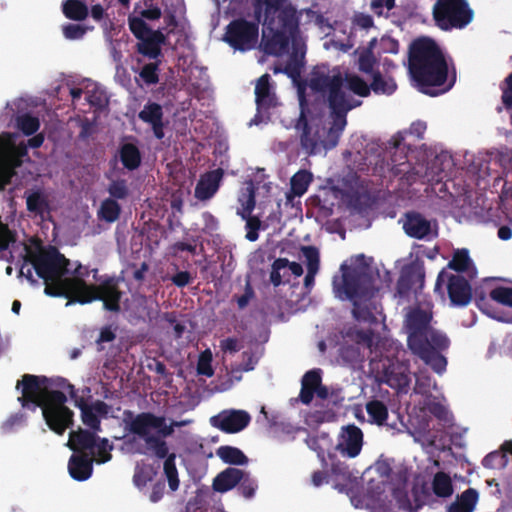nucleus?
Here are the masks:
<instances>
[{"label":"nucleus","mask_w":512,"mask_h":512,"mask_svg":"<svg viewBox=\"0 0 512 512\" xmlns=\"http://www.w3.org/2000/svg\"><path fill=\"white\" fill-rule=\"evenodd\" d=\"M129 28L132 34L139 40L148 36L151 32L155 31L152 30L147 25V23L139 17L129 18Z\"/></svg>","instance_id":"obj_57"},{"label":"nucleus","mask_w":512,"mask_h":512,"mask_svg":"<svg viewBox=\"0 0 512 512\" xmlns=\"http://www.w3.org/2000/svg\"><path fill=\"white\" fill-rule=\"evenodd\" d=\"M391 171L394 176L405 177L407 181H414L415 178L410 174V163L406 155H401L399 158L396 153L391 157Z\"/></svg>","instance_id":"obj_47"},{"label":"nucleus","mask_w":512,"mask_h":512,"mask_svg":"<svg viewBox=\"0 0 512 512\" xmlns=\"http://www.w3.org/2000/svg\"><path fill=\"white\" fill-rule=\"evenodd\" d=\"M507 463L508 456L499 451L490 452L482 460V465L488 469H502Z\"/></svg>","instance_id":"obj_53"},{"label":"nucleus","mask_w":512,"mask_h":512,"mask_svg":"<svg viewBox=\"0 0 512 512\" xmlns=\"http://www.w3.org/2000/svg\"><path fill=\"white\" fill-rule=\"evenodd\" d=\"M322 382L321 371L319 369H313L307 371L301 380V390L299 394L300 401L308 405L312 402L317 387Z\"/></svg>","instance_id":"obj_30"},{"label":"nucleus","mask_w":512,"mask_h":512,"mask_svg":"<svg viewBox=\"0 0 512 512\" xmlns=\"http://www.w3.org/2000/svg\"><path fill=\"white\" fill-rule=\"evenodd\" d=\"M123 421L125 429L129 433L144 440L147 448L152 450L157 458L165 459L164 474L169 488L176 491L179 488L176 455L169 454V448L164 438L171 436L175 427L184 426L190 421H172L167 424L164 416H158L152 412H141L135 415L131 410L124 411Z\"/></svg>","instance_id":"obj_1"},{"label":"nucleus","mask_w":512,"mask_h":512,"mask_svg":"<svg viewBox=\"0 0 512 512\" xmlns=\"http://www.w3.org/2000/svg\"><path fill=\"white\" fill-rule=\"evenodd\" d=\"M110 197L114 200H124L129 195V188L125 179L111 181L107 189Z\"/></svg>","instance_id":"obj_54"},{"label":"nucleus","mask_w":512,"mask_h":512,"mask_svg":"<svg viewBox=\"0 0 512 512\" xmlns=\"http://www.w3.org/2000/svg\"><path fill=\"white\" fill-rule=\"evenodd\" d=\"M288 265L289 260L287 258H278L273 262L272 270L270 273V281L275 287L281 285L283 278L289 276L286 271L281 274V271L287 269Z\"/></svg>","instance_id":"obj_52"},{"label":"nucleus","mask_w":512,"mask_h":512,"mask_svg":"<svg viewBox=\"0 0 512 512\" xmlns=\"http://www.w3.org/2000/svg\"><path fill=\"white\" fill-rule=\"evenodd\" d=\"M112 449V446L109 444V441L105 438L103 439H97L96 445L94 447V453H91L92 456L96 455L98 456L97 462L98 463H105L111 459L110 450Z\"/></svg>","instance_id":"obj_62"},{"label":"nucleus","mask_w":512,"mask_h":512,"mask_svg":"<svg viewBox=\"0 0 512 512\" xmlns=\"http://www.w3.org/2000/svg\"><path fill=\"white\" fill-rule=\"evenodd\" d=\"M71 261L67 259L55 246L41 248L36 252L29 253L24 259L20 268V274L34 284L37 281L33 277V270L44 282L59 280L67 275Z\"/></svg>","instance_id":"obj_5"},{"label":"nucleus","mask_w":512,"mask_h":512,"mask_svg":"<svg viewBox=\"0 0 512 512\" xmlns=\"http://www.w3.org/2000/svg\"><path fill=\"white\" fill-rule=\"evenodd\" d=\"M366 411L371 421L383 425L388 418L387 406L380 400H371L366 404Z\"/></svg>","instance_id":"obj_44"},{"label":"nucleus","mask_w":512,"mask_h":512,"mask_svg":"<svg viewBox=\"0 0 512 512\" xmlns=\"http://www.w3.org/2000/svg\"><path fill=\"white\" fill-rule=\"evenodd\" d=\"M163 116V108L156 102L146 103L138 114L140 120L151 126L153 134L158 140L163 139L165 136Z\"/></svg>","instance_id":"obj_20"},{"label":"nucleus","mask_w":512,"mask_h":512,"mask_svg":"<svg viewBox=\"0 0 512 512\" xmlns=\"http://www.w3.org/2000/svg\"><path fill=\"white\" fill-rule=\"evenodd\" d=\"M63 13L68 19L83 21L87 18L89 11L88 7L83 1L66 0L63 3Z\"/></svg>","instance_id":"obj_41"},{"label":"nucleus","mask_w":512,"mask_h":512,"mask_svg":"<svg viewBox=\"0 0 512 512\" xmlns=\"http://www.w3.org/2000/svg\"><path fill=\"white\" fill-rule=\"evenodd\" d=\"M327 93L328 106L331 114L336 118L337 125L339 121L347 123V113L362 104V101L353 99L343 90V78L336 79Z\"/></svg>","instance_id":"obj_14"},{"label":"nucleus","mask_w":512,"mask_h":512,"mask_svg":"<svg viewBox=\"0 0 512 512\" xmlns=\"http://www.w3.org/2000/svg\"><path fill=\"white\" fill-rule=\"evenodd\" d=\"M48 382V377L44 375L24 374L21 379L16 383V390L21 391V396L18 397L23 408L35 411L40 408L49 399L50 393L45 385Z\"/></svg>","instance_id":"obj_10"},{"label":"nucleus","mask_w":512,"mask_h":512,"mask_svg":"<svg viewBox=\"0 0 512 512\" xmlns=\"http://www.w3.org/2000/svg\"><path fill=\"white\" fill-rule=\"evenodd\" d=\"M424 278L425 271L423 267H409L403 270L397 281V292L400 295H407L415 286L422 288Z\"/></svg>","instance_id":"obj_27"},{"label":"nucleus","mask_w":512,"mask_h":512,"mask_svg":"<svg viewBox=\"0 0 512 512\" xmlns=\"http://www.w3.org/2000/svg\"><path fill=\"white\" fill-rule=\"evenodd\" d=\"M347 87L350 91L360 97H368L372 91V83L367 84L360 76L350 75L346 77Z\"/></svg>","instance_id":"obj_48"},{"label":"nucleus","mask_w":512,"mask_h":512,"mask_svg":"<svg viewBox=\"0 0 512 512\" xmlns=\"http://www.w3.org/2000/svg\"><path fill=\"white\" fill-rule=\"evenodd\" d=\"M397 89V84L391 77H383L377 70L372 77V91L375 94L392 95Z\"/></svg>","instance_id":"obj_42"},{"label":"nucleus","mask_w":512,"mask_h":512,"mask_svg":"<svg viewBox=\"0 0 512 512\" xmlns=\"http://www.w3.org/2000/svg\"><path fill=\"white\" fill-rule=\"evenodd\" d=\"M216 453L224 463L230 465H245L248 463L247 456L237 447L220 446Z\"/></svg>","instance_id":"obj_37"},{"label":"nucleus","mask_w":512,"mask_h":512,"mask_svg":"<svg viewBox=\"0 0 512 512\" xmlns=\"http://www.w3.org/2000/svg\"><path fill=\"white\" fill-rule=\"evenodd\" d=\"M224 170L217 168L202 175L195 187V197L200 201L211 199L220 187Z\"/></svg>","instance_id":"obj_19"},{"label":"nucleus","mask_w":512,"mask_h":512,"mask_svg":"<svg viewBox=\"0 0 512 512\" xmlns=\"http://www.w3.org/2000/svg\"><path fill=\"white\" fill-rule=\"evenodd\" d=\"M139 76L147 85H155L159 82V62L145 64Z\"/></svg>","instance_id":"obj_56"},{"label":"nucleus","mask_w":512,"mask_h":512,"mask_svg":"<svg viewBox=\"0 0 512 512\" xmlns=\"http://www.w3.org/2000/svg\"><path fill=\"white\" fill-rule=\"evenodd\" d=\"M312 182V174L307 170H299L291 178V191L296 196H302Z\"/></svg>","instance_id":"obj_45"},{"label":"nucleus","mask_w":512,"mask_h":512,"mask_svg":"<svg viewBox=\"0 0 512 512\" xmlns=\"http://www.w3.org/2000/svg\"><path fill=\"white\" fill-rule=\"evenodd\" d=\"M446 281L451 304L459 307L468 305L472 299V288L469 281L461 275L447 274L442 270L438 274L435 290L440 289Z\"/></svg>","instance_id":"obj_13"},{"label":"nucleus","mask_w":512,"mask_h":512,"mask_svg":"<svg viewBox=\"0 0 512 512\" xmlns=\"http://www.w3.org/2000/svg\"><path fill=\"white\" fill-rule=\"evenodd\" d=\"M342 276L340 281L333 280L336 295L342 299L356 301L359 298L372 296L374 293L373 278L363 269L351 268L341 265Z\"/></svg>","instance_id":"obj_7"},{"label":"nucleus","mask_w":512,"mask_h":512,"mask_svg":"<svg viewBox=\"0 0 512 512\" xmlns=\"http://www.w3.org/2000/svg\"><path fill=\"white\" fill-rule=\"evenodd\" d=\"M27 210L44 219L45 214L50 213V205L47 197L41 191H34L26 197Z\"/></svg>","instance_id":"obj_36"},{"label":"nucleus","mask_w":512,"mask_h":512,"mask_svg":"<svg viewBox=\"0 0 512 512\" xmlns=\"http://www.w3.org/2000/svg\"><path fill=\"white\" fill-rule=\"evenodd\" d=\"M363 445V433L356 425H348L344 428L337 449L342 455L354 458L359 455Z\"/></svg>","instance_id":"obj_18"},{"label":"nucleus","mask_w":512,"mask_h":512,"mask_svg":"<svg viewBox=\"0 0 512 512\" xmlns=\"http://www.w3.org/2000/svg\"><path fill=\"white\" fill-rule=\"evenodd\" d=\"M271 77L265 73L260 76L255 86V102L258 111L269 110L277 104L276 94L270 83Z\"/></svg>","instance_id":"obj_21"},{"label":"nucleus","mask_w":512,"mask_h":512,"mask_svg":"<svg viewBox=\"0 0 512 512\" xmlns=\"http://www.w3.org/2000/svg\"><path fill=\"white\" fill-rule=\"evenodd\" d=\"M47 386L48 391H61L67 390L71 398L77 397V392L72 384H70L67 379L62 377L49 378L48 382L45 384Z\"/></svg>","instance_id":"obj_55"},{"label":"nucleus","mask_w":512,"mask_h":512,"mask_svg":"<svg viewBox=\"0 0 512 512\" xmlns=\"http://www.w3.org/2000/svg\"><path fill=\"white\" fill-rule=\"evenodd\" d=\"M93 278L98 284H87L80 281L71 282L74 289L81 290L80 298L74 300L79 304L101 301L105 310L114 313L120 312L121 300L124 294L119 287L120 280L109 275L98 277L97 269H93Z\"/></svg>","instance_id":"obj_6"},{"label":"nucleus","mask_w":512,"mask_h":512,"mask_svg":"<svg viewBox=\"0 0 512 512\" xmlns=\"http://www.w3.org/2000/svg\"><path fill=\"white\" fill-rule=\"evenodd\" d=\"M377 64V59L372 52L371 48L365 49L358 58V69L360 72L370 75L373 77L375 70V66Z\"/></svg>","instance_id":"obj_49"},{"label":"nucleus","mask_w":512,"mask_h":512,"mask_svg":"<svg viewBox=\"0 0 512 512\" xmlns=\"http://www.w3.org/2000/svg\"><path fill=\"white\" fill-rule=\"evenodd\" d=\"M121 214V206L119 203L112 199L106 198L101 202L100 208L97 212L98 218L107 223L117 221Z\"/></svg>","instance_id":"obj_40"},{"label":"nucleus","mask_w":512,"mask_h":512,"mask_svg":"<svg viewBox=\"0 0 512 512\" xmlns=\"http://www.w3.org/2000/svg\"><path fill=\"white\" fill-rule=\"evenodd\" d=\"M97 439L98 437L94 432L79 429L78 431L70 432L68 447L74 452L84 453V451H90V453H94Z\"/></svg>","instance_id":"obj_29"},{"label":"nucleus","mask_w":512,"mask_h":512,"mask_svg":"<svg viewBox=\"0 0 512 512\" xmlns=\"http://www.w3.org/2000/svg\"><path fill=\"white\" fill-rule=\"evenodd\" d=\"M433 493L440 498H447L453 494V484L450 476L445 472H437L432 480Z\"/></svg>","instance_id":"obj_39"},{"label":"nucleus","mask_w":512,"mask_h":512,"mask_svg":"<svg viewBox=\"0 0 512 512\" xmlns=\"http://www.w3.org/2000/svg\"><path fill=\"white\" fill-rule=\"evenodd\" d=\"M257 487L255 479H253L249 473L244 472L243 479L237 485V491L243 497L250 499L254 496Z\"/></svg>","instance_id":"obj_58"},{"label":"nucleus","mask_w":512,"mask_h":512,"mask_svg":"<svg viewBox=\"0 0 512 512\" xmlns=\"http://www.w3.org/2000/svg\"><path fill=\"white\" fill-rule=\"evenodd\" d=\"M478 499V491L474 488H468L447 507V512H473Z\"/></svg>","instance_id":"obj_33"},{"label":"nucleus","mask_w":512,"mask_h":512,"mask_svg":"<svg viewBox=\"0 0 512 512\" xmlns=\"http://www.w3.org/2000/svg\"><path fill=\"white\" fill-rule=\"evenodd\" d=\"M163 319L172 327L173 336L175 339H180L186 332V325L177 320V316L174 312H167L163 315Z\"/></svg>","instance_id":"obj_64"},{"label":"nucleus","mask_w":512,"mask_h":512,"mask_svg":"<svg viewBox=\"0 0 512 512\" xmlns=\"http://www.w3.org/2000/svg\"><path fill=\"white\" fill-rule=\"evenodd\" d=\"M372 343L373 331L371 329L350 328L339 348V359L347 366L354 367L357 364H361L365 359L362 348L370 349Z\"/></svg>","instance_id":"obj_11"},{"label":"nucleus","mask_w":512,"mask_h":512,"mask_svg":"<svg viewBox=\"0 0 512 512\" xmlns=\"http://www.w3.org/2000/svg\"><path fill=\"white\" fill-rule=\"evenodd\" d=\"M401 221L404 232L411 238L426 239L432 232L431 222L419 212L408 211Z\"/></svg>","instance_id":"obj_16"},{"label":"nucleus","mask_w":512,"mask_h":512,"mask_svg":"<svg viewBox=\"0 0 512 512\" xmlns=\"http://www.w3.org/2000/svg\"><path fill=\"white\" fill-rule=\"evenodd\" d=\"M68 471L74 480L89 479L93 472V458L86 453L73 454L68 462Z\"/></svg>","instance_id":"obj_25"},{"label":"nucleus","mask_w":512,"mask_h":512,"mask_svg":"<svg viewBox=\"0 0 512 512\" xmlns=\"http://www.w3.org/2000/svg\"><path fill=\"white\" fill-rule=\"evenodd\" d=\"M212 362V353L209 349L201 352L197 362V373L199 375H204L207 377H211L214 374V370L211 365Z\"/></svg>","instance_id":"obj_60"},{"label":"nucleus","mask_w":512,"mask_h":512,"mask_svg":"<svg viewBox=\"0 0 512 512\" xmlns=\"http://www.w3.org/2000/svg\"><path fill=\"white\" fill-rule=\"evenodd\" d=\"M336 79H342L341 74L330 76L328 73L315 68L311 72L309 87L315 92L325 93L332 88Z\"/></svg>","instance_id":"obj_35"},{"label":"nucleus","mask_w":512,"mask_h":512,"mask_svg":"<svg viewBox=\"0 0 512 512\" xmlns=\"http://www.w3.org/2000/svg\"><path fill=\"white\" fill-rule=\"evenodd\" d=\"M76 406L81 410V418L83 423L94 431L100 430V419L96 413L91 409L89 404L85 403L83 398L75 400Z\"/></svg>","instance_id":"obj_46"},{"label":"nucleus","mask_w":512,"mask_h":512,"mask_svg":"<svg viewBox=\"0 0 512 512\" xmlns=\"http://www.w3.org/2000/svg\"><path fill=\"white\" fill-rule=\"evenodd\" d=\"M471 266H473V262L469 256V251L465 248L455 250L452 259L448 263V268L458 273L468 271Z\"/></svg>","instance_id":"obj_43"},{"label":"nucleus","mask_w":512,"mask_h":512,"mask_svg":"<svg viewBox=\"0 0 512 512\" xmlns=\"http://www.w3.org/2000/svg\"><path fill=\"white\" fill-rule=\"evenodd\" d=\"M72 281H78L77 279H66L60 278L59 280L45 282L44 292L48 296L52 297H64L68 299L66 305L71 303H77L75 298H80L81 290L74 289L71 285Z\"/></svg>","instance_id":"obj_24"},{"label":"nucleus","mask_w":512,"mask_h":512,"mask_svg":"<svg viewBox=\"0 0 512 512\" xmlns=\"http://www.w3.org/2000/svg\"><path fill=\"white\" fill-rule=\"evenodd\" d=\"M254 16L271 32L263 35V51L268 55L282 56L288 52L289 44L299 38V17L290 0H253Z\"/></svg>","instance_id":"obj_2"},{"label":"nucleus","mask_w":512,"mask_h":512,"mask_svg":"<svg viewBox=\"0 0 512 512\" xmlns=\"http://www.w3.org/2000/svg\"><path fill=\"white\" fill-rule=\"evenodd\" d=\"M409 72L417 83L419 90L429 96H437L440 91L431 87H441L448 80L449 67L445 56L438 44L430 38L415 40L409 50ZM456 81L453 71L449 84L441 90H450Z\"/></svg>","instance_id":"obj_4"},{"label":"nucleus","mask_w":512,"mask_h":512,"mask_svg":"<svg viewBox=\"0 0 512 512\" xmlns=\"http://www.w3.org/2000/svg\"><path fill=\"white\" fill-rule=\"evenodd\" d=\"M301 250L303 256L306 259L307 266V274L304 278V286L307 290H311L315 283V275L319 270V250L315 246H303Z\"/></svg>","instance_id":"obj_31"},{"label":"nucleus","mask_w":512,"mask_h":512,"mask_svg":"<svg viewBox=\"0 0 512 512\" xmlns=\"http://www.w3.org/2000/svg\"><path fill=\"white\" fill-rule=\"evenodd\" d=\"M490 298L497 303L505 306L512 307V288L511 287H496L490 291Z\"/></svg>","instance_id":"obj_61"},{"label":"nucleus","mask_w":512,"mask_h":512,"mask_svg":"<svg viewBox=\"0 0 512 512\" xmlns=\"http://www.w3.org/2000/svg\"><path fill=\"white\" fill-rule=\"evenodd\" d=\"M243 210L246 214L250 215L256 205L255 200V189L252 183H250L241 193L239 197Z\"/></svg>","instance_id":"obj_59"},{"label":"nucleus","mask_w":512,"mask_h":512,"mask_svg":"<svg viewBox=\"0 0 512 512\" xmlns=\"http://www.w3.org/2000/svg\"><path fill=\"white\" fill-rule=\"evenodd\" d=\"M16 122L17 127L27 136L36 133L40 127L39 119L30 114L18 116Z\"/></svg>","instance_id":"obj_51"},{"label":"nucleus","mask_w":512,"mask_h":512,"mask_svg":"<svg viewBox=\"0 0 512 512\" xmlns=\"http://www.w3.org/2000/svg\"><path fill=\"white\" fill-rule=\"evenodd\" d=\"M352 314L353 317L359 322L377 324L379 321L378 317L374 314L369 306L362 305L357 300L353 302Z\"/></svg>","instance_id":"obj_50"},{"label":"nucleus","mask_w":512,"mask_h":512,"mask_svg":"<svg viewBox=\"0 0 512 512\" xmlns=\"http://www.w3.org/2000/svg\"><path fill=\"white\" fill-rule=\"evenodd\" d=\"M386 383L398 392L407 393L411 378L406 367L393 366L386 370Z\"/></svg>","instance_id":"obj_32"},{"label":"nucleus","mask_w":512,"mask_h":512,"mask_svg":"<svg viewBox=\"0 0 512 512\" xmlns=\"http://www.w3.org/2000/svg\"><path fill=\"white\" fill-rule=\"evenodd\" d=\"M244 471L234 467H228L221 471L213 480L212 488L219 493H225L237 487L243 479Z\"/></svg>","instance_id":"obj_28"},{"label":"nucleus","mask_w":512,"mask_h":512,"mask_svg":"<svg viewBox=\"0 0 512 512\" xmlns=\"http://www.w3.org/2000/svg\"><path fill=\"white\" fill-rule=\"evenodd\" d=\"M346 123L343 121H339L338 125L336 124V118H334L333 126L328 130L323 128L321 131V143L322 150H330L337 146L339 142L340 135L345 127Z\"/></svg>","instance_id":"obj_38"},{"label":"nucleus","mask_w":512,"mask_h":512,"mask_svg":"<svg viewBox=\"0 0 512 512\" xmlns=\"http://www.w3.org/2000/svg\"><path fill=\"white\" fill-rule=\"evenodd\" d=\"M258 23L257 20L251 22L244 18L234 19L226 26L223 40L234 50L249 51L258 40Z\"/></svg>","instance_id":"obj_12"},{"label":"nucleus","mask_w":512,"mask_h":512,"mask_svg":"<svg viewBox=\"0 0 512 512\" xmlns=\"http://www.w3.org/2000/svg\"><path fill=\"white\" fill-rule=\"evenodd\" d=\"M66 402L65 392L57 391L50 393L48 401L40 407L47 426L58 435H63L74 423V413Z\"/></svg>","instance_id":"obj_9"},{"label":"nucleus","mask_w":512,"mask_h":512,"mask_svg":"<svg viewBox=\"0 0 512 512\" xmlns=\"http://www.w3.org/2000/svg\"><path fill=\"white\" fill-rule=\"evenodd\" d=\"M432 314L421 308L412 309L406 316L407 344L411 352L438 374L445 372L447 359L443 355L450 339L431 326Z\"/></svg>","instance_id":"obj_3"},{"label":"nucleus","mask_w":512,"mask_h":512,"mask_svg":"<svg viewBox=\"0 0 512 512\" xmlns=\"http://www.w3.org/2000/svg\"><path fill=\"white\" fill-rule=\"evenodd\" d=\"M305 45L302 41H293V50L289 55L283 74H286L293 82H297L305 65Z\"/></svg>","instance_id":"obj_23"},{"label":"nucleus","mask_w":512,"mask_h":512,"mask_svg":"<svg viewBox=\"0 0 512 512\" xmlns=\"http://www.w3.org/2000/svg\"><path fill=\"white\" fill-rule=\"evenodd\" d=\"M210 421L213 427L232 434L245 429L249 425L251 417L244 410H224L213 416Z\"/></svg>","instance_id":"obj_15"},{"label":"nucleus","mask_w":512,"mask_h":512,"mask_svg":"<svg viewBox=\"0 0 512 512\" xmlns=\"http://www.w3.org/2000/svg\"><path fill=\"white\" fill-rule=\"evenodd\" d=\"M473 16L466 0H437L433 8L435 23L444 31L465 28Z\"/></svg>","instance_id":"obj_8"},{"label":"nucleus","mask_w":512,"mask_h":512,"mask_svg":"<svg viewBox=\"0 0 512 512\" xmlns=\"http://www.w3.org/2000/svg\"><path fill=\"white\" fill-rule=\"evenodd\" d=\"M119 159L127 170L133 171L140 167L142 161V155L137 147L133 143H124L119 147L118 150Z\"/></svg>","instance_id":"obj_34"},{"label":"nucleus","mask_w":512,"mask_h":512,"mask_svg":"<svg viewBox=\"0 0 512 512\" xmlns=\"http://www.w3.org/2000/svg\"><path fill=\"white\" fill-rule=\"evenodd\" d=\"M261 228V220L256 216H248L246 219L245 229H246V239L250 242H254L258 240L259 233L258 231Z\"/></svg>","instance_id":"obj_63"},{"label":"nucleus","mask_w":512,"mask_h":512,"mask_svg":"<svg viewBox=\"0 0 512 512\" xmlns=\"http://www.w3.org/2000/svg\"><path fill=\"white\" fill-rule=\"evenodd\" d=\"M297 129H302L300 144L308 155H315L322 151L321 131L317 128L314 132L304 113H301L296 124Z\"/></svg>","instance_id":"obj_17"},{"label":"nucleus","mask_w":512,"mask_h":512,"mask_svg":"<svg viewBox=\"0 0 512 512\" xmlns=\"http://www.w3.org/2000/svg\"><path fill=\"white\" fill-rule=\"evenodd\" d=\"M166 42V36L160 30L151 32L137 43V52L150 59H157L162 51L161 46Z\"/></svg>","instance_id":"obj_26"},{"label":"nucleus","mask_w":512,"mask_h":512,"mask_svg":"<svg viewBox=\"0 0 512 512\" xmlns=\"http://www.w3.org/2000/svg\"><path fill=\"white\" fill-rule=\"evenodd\" d=\"M25 156H27V150H23L22 154L7 151L0 156V190H4L11 183L16 175V168L22 165V159Z\"/></svg>","instance_id":"obj_22"}]
</instances>
